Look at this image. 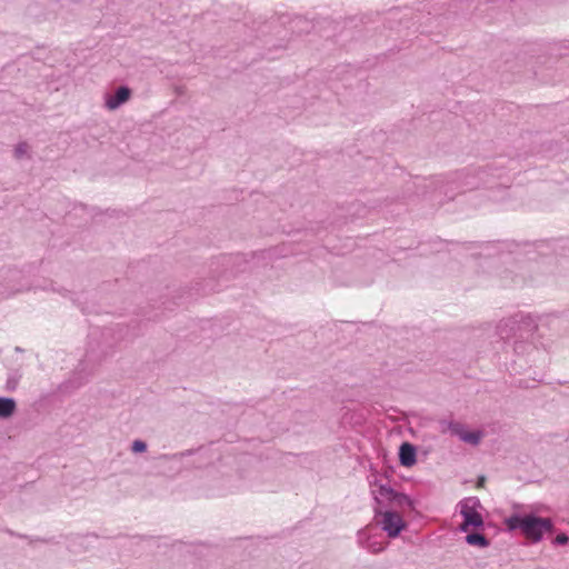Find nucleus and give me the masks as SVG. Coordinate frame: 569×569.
I'll return each mask as SVG.
<instances>
[{
  "mask_svg": "<svg viewBox=\"0 0 569 569\" xmlns=\"http://www.w3.org/2000/svg\"><path fill=\"white\" fill-rule=\"evenodd\" d=\"M568 540H569V538L566 533H560L555 538L553 543L563 546V545L568 543Z\"/></svg>",
  "mask_w": 569,
  "mask_h": 569,
  "instance_id": "obj_15",
  "label": "nucleus"
},
{
  "mask_svg": "<svg viewBox=\"0 0 569 569\" xmlns=\"http://www.w3.org/2000/svg\"><path fill=\"white\" fill-rule=\"evenodd\" d=\"M19 274H20V273H19V271H17V270L11 271V278H12V279L18 278V277H19Z\"/></svg>",
  "mask_w": 569,
  "mask_h": 569,
  "instance_id": "obj_20",
  "label": "nucleus"
},
{
  "mask_svg": "<svg viewBox=\"0 0 569 569\" xmlns=\"http://www.w3.org/2000/svg\"><path fill=\"white\" fill-rule=\"evenodd\" d=\"M17 410V402L13 398L0 397V419H8Z\"/></svg>",
  "mask_w": 569,
  "mask_h": 569,
  "instance_id": "obj_9",
  "label": "nucleus"
},
{
  "mask_svg": "<svg viewBox=\"0 0 569 569\" xmlns=\"http://www.w3.org/2000/svg\"><path fill=\"white\" fill-rule=\"evenodd\" d=\"M460 515L463 521L459 526L461 532H468L470 527L482 528L485 525L481 513L478 508L481 507L480 500L477 497H469L459 502Z\"/></svg>",
  "mask_w": 569,
  "mask_h": 569,
  "instance_id": "obj_4",
  "label": "nucleus"
},
{
  "mask_svg": "<svg viewBox=\"0 0 569 569\" xmlns=\"http://www.w3.org/2000/svg\"><path fill=\"white\" fill-rule=\"evenodd\" d=\"M17 386H18V380L14 378H9L6 383V389L8 391H13V390H16Z\"/></svg>",
  "mask_w": 569,
  "mask_h": 569,
  "instance_id": "obj_16",
  "label": "nucleus"
},
{
  "mask_svg": "<svg viewBox=\"0 0 569 569\" xmlns=\"http://www.w3.org/2000/svg\"><path fill=\"white\" fill-rule=\"evenodd\" d=\"M131 450L136 453L144 452L147 450V443L142 440H134Z\"/></svg>",
  "mask_w": 569,
  "mask_h": 569,
  "instance_id": "obj_14",
  "label": "nucleus"
},
{
  "mask_svg": "<svg viewBox=\"0 0 569 569\" xmlns=\"http://www.w3.org/2000/svg\"><path fill=\"white\" fill-rule=\"evenodd\" d=\"M482 433L480 431H465L463 435H461V441L477 446L481 440Z\"/></svg>",
  "mask_w": 569,
  "mask_h": 569,
  "instance_id": "obj_11",
  "label": "nucleus"
},
{
  "mask_svg": "<svg viewBox=\"0 0 569 569\" xmlns=\"http://www.w3.org/2000/svg\"><path fill=\"white\" fill-rule=\"evenodd\" d=\"M189 455H191V451H190V450L184 451V452H180V453H176V455H172V456H167V455H164V456H163V458H166V459H167V458L176 459V458H182V457H184V456H189Z\"/></svg>",
  "mask_w": 569,
  "mask_h": 569,
  "instance_id": "obj_17",
  "label": "nucleus"
},
{
  "mask_svg": "<svg viewBox=\"0 0 569 569\" xmlns=\"http://www.w3.org/2000/svg\"><path fill=\"white\" fill-rule=\"evenodd\" d=\"M518 322L513 318L502 319L497 326V335L502 339H509L516 330Z\"/></svg>",
  "mask_w": 569,
  "mask_h": 569,
  "instance_id": "obj_8",
  "label": "nucleus"
},
{
  "mask_svg": "<svg viewBox=\"0 0 569 569\" xmlns=\"http://www.w3.org/2000/svg\"><path fill=\"white\" fill-rule=\"evenodd\" d=\"M20 290H21L20 288H17V289H14L12 292H18V291H20Z\"/></svg>",
  "mask_w": 569,
  "mask_h": 569,
  "instance_id": "obj_21",
  "label": "nucleus"
},
{
  "mask_svg": "<svg viewBox=\"0 0 569 569\" xmlns=\"http://www.w3.org/2000/svg\"><path fill=\"white\" fill-rule=\"evenodd\" d=\"M376 507L382 510H397L399 513L403 510L415 509L412 499L406 493L398 492L388 485H380L378 495L375 497Z\"/></svg>",
  "mask_w": 569,
  "mask_h": 569,
  "instance_id": "obj_3",
  "label": "nucleus"
},
{
  "mask_svg": "<svg viewBox=\"0 0 569 569\" xmlns=\"http://www.w3.org/2000/svg\"><path fill=\"white\" fill-rule=\"evenodd\" d=\"M132 91L127 86H121L117 88L113 94H107L104 100V106L108 110H117L123 103L130 100Z\"/></svg>",
  "mask_w": 569,
  "mask_h": 569,
  "instance_id": "obj_6",
  "label": "nucleus"
},
{
  "mask_svg": "<svg viewBox=\"0 0 569 569\" xmlns=\"http://www.w3.org/2000/svg\"><path fill=\"white\" fill-rule=\"evenodd\" d=\"M29 146L27 142H19L14 148V157L17 159L23 158L28 153Z\"/></svg>",
  "mask_w": 569,
  "mask_h": 569,
  "instance_id": "obj_13",
  "label": "nucleus"
},
{
  "mask_svg": "<svg viewBox=\"0 0 569 569\" xmlns=\"http://www.w3.org/2000/svg\"><path fill=\"white\" fill-rule=\"evenodd\" d=\"M440 427H441V432H447L449 431L448 430V423H455V421H449V420H440Z\"/></svg>",
  "mask_w": 569,
  "mask_h": 569,
  "instance_id": "obj_18",
  "label": "nucleus"
},
{
  "mask_svg": "<svg viewBox=\"0 0 569 569\" xmlns=\"http://www.w3.org/2000/svg\"><path fill=\"white\" fill-rule=\"evenodd\" d=\"M465 540L469 546H477L479 548H487L490 545V540L477 531L467 533Z\"/></svg>",
  "mask_w": 569,
  "mask_h": 569,
  "instance_id": "obj_10",
  "label": "nucleus"
},
{
  "mask_svg": "<svg viewBox=\"0 0 569 569\" xmlns=\"http://www.w3.org/2000/svg\"><path fill=\"white\" fill-rule=\"evenodd\" d=\"M505 525L509 531L520 530L532 543L541 541L545 533L555 531V523L550 518H542L533 513H513L505 519Z\"/></svg>",
  "mask_w": 569,
  "mask_h": 569,
  "instance_id": "obj_1",
  "label": "nucleus"
},
{
  "mask_svg": "<svg viewBox=\"0 0 569 569\" xmlns=\"http://www.w3.org/2000/svg\"><path fill=\"white\" fill-rule=\"evenodd\" d=\"M479 173L480 171L476 169H463L436 178L435 184L443 189L446 196L455 190H472L479 187Z\"/></svg>",
  "mask_w": 569,
  "mask_h": 569,
  "instance_id": "obj_2",
  "label": "nucleus"
},
{
  "mask_svg": "<svg viewBox=\"0 0 569 569\" xmlns=\"http://www.w3.org/2000/svg\"><path fill=\"white\" fill-rule=\"evenodd\" d=\"M485 481H486V478H485V477H480V478L478 479V486H479V487H482V486H483V483H485Z\"/></svg>",
  "mask_w": 569,
  "mask_h": 569,
  "instance_id": "obj_19",
  "label": "nucleus"
},
{
  "mask_svg": "<svg viewBox=\"0 0 569 569\" xmlns=\"http://www.w3.org/2000/svg\"><path fill=\"white\" fill-rule=\"evenodd\" d=\"M448 430L452 435L459 437L460 440H461V435H463L466 431L463 425L460 422H456V421H455V423H448Z\"/></svg>",
  "mask_w": 569,
  "mask_h": 569,
  "instance_id": "obj_12",
  "label": "nucleus"
},
{
  "mask_svg": "<svg viewBox=\"0 0 569 569\" xmlns=\"http://www.w3.org/2000/svg\"><path fill=\"white\" fill-rule=\"evenodd\" d=\"M375 513L376 517H381L379 523L390 538H397L407 527L406 521L397 510L375 508Z\"/></svg>",
  "mask_w": 569,
  "mask_h": 569,
  "instance_id": "obj_5",
  "label": "nucleus"
},
{
  "mask_svg": "<svg viewBox=\"0 0 569 569\" xmlns=\"http://www.w3.org/2000/svg\"><path fill=\"white\" fill-rule=\"evenodd\" d=\"M399 462L402 467H412L417 462V449L410 442H403L399 448Z\"/></svg>",
  "mask_w": 569,
  "mask_h": 569,
  "instance_id": "obj_7",
  "label": "nucleus"
}]
</instances>
